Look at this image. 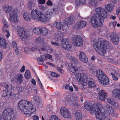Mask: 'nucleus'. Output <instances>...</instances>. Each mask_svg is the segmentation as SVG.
I'll use <instances>...</instances> for the list:
<instances>
[{
    "instance_id": "obj_31",
    "label": "nucleus",
    "mask_w": 120,
    "mask_h": 120,
    "mask_svg": "<svg viewBox=\"0 0 120 120\" xmlns=\"http://www.w3.org/2000/svg\"><path fill=\"white\" fill-rule=\"evenodd\" d=\"M106 107V110L109 115H112L113 113V109L111 106L107 105Z\"/></svg>"
},
{
    "instance_id": "obj_37",
    "label": "nucleus",
    "mask_w": 120,
    "mask_h": 120,
    "mask_svg": "<svg viewBox=\"0 0 120 120\" xmlns=\"http://www.w3.org/2000/svg\"><path fill=\"white\" fill-rule=\"evenodd\" d=\"M73 99H72V100L71 101H73L72 103L73 106L76 108H78L80 106L79 104L75 101L76 100V99L74 98L73 100Z\"/></svg>"
},
{
    "instance_id": "obj_13",
    "label": "nucleus",
    "mask_w": 120,
    "mask_h": 120,
    "mask_svg": "<svg viewBox=\"0 0 120 120\" xmlns=\"http://www.w3.org/2000/svg\"><path fill=\"white\" fill-rule=\"evenodd\" d=\"M17 13V10L15 9L10 13L9 20L10 22H17L18 16Z\"/></svg>"
},
{
    "instance_id": "obj_50",
    "label": "nucleus",
    "mask_w": 120,
    "mask_h": 120,
    "mask_svg": "<svg viewBox=\"0 0 120 120\" xmlns=\"http://www.w3.org/2000/svg\"><path fill=\"white\" fill-rule=\"evenodd\" d=\"M51 120H60L59 119L57 116L55 115H52L50 118Z\"/></svg>"
},
{
    "instance_id": "obj_47",
    "label": "nucleus",
    "mask_w": 120,
    "mask_h": 120,
    "mask_svg": "<svg viewBox=\"0 0 120 120\" xmlns=\"http://www.w3.org/2000/svg\"><path fill=\"white\" fill-rule=\"evenodd\" d=\"M107 101L108 103L111 105H112L115 101L114 100L110 98H107Z\"/></svg>"
},
{
    "instance_id": "obj_62",
    "label": "nucleus",
    "mask_w": 120,
    "mask_h": 120,
    "mask_svg": "<svg viewBox=\"0 0 120 120\" xmlns=\"http://www.w3.org/2000/svg\"><path fill=\"white\" fill-rule=\"evenodd\" d=\"M18 89L19 92H22L24 90V88L22 86L19 87Z\"/></svg>"
},
{
    "instance_id": "obj_46",
    "label": "nucleus",
    "mask_w": 120,
    "mask_h": 120,
    "mask_svg": "<svg viewBox=\"0 0 120 120\" xmlns=\"http://www.w3.org/2000/svg\"><path fill=\"white\" fill-rule=\"evenodd\" d=\"M110 61V62L111 63H112L117 65L118 64V60H116L115 59H112L110 58L109 60Z\"/></svg>"
},
{
    "instance_id": "obj_30",
    "label": "nucleus",
    "mask_w": 120,
    "mask_h": 120,
    "mask_svg": "<svg viewBox=\"0 0 120 120\" xmlns=\"http://www.w3.org/2000/svg\"><path fill=\"white\" fill-rule=\"evenodd\" d=\"M113 6L111 4H108L105 5V9L108 12H111L112 11Z\"/></svg>"
},
{
    "instance_id": "obj_32",
    "label": "nucleus",
    "mask_w": 120,
    "mask_h": 120,
    "mask_svg": "<svg viewBox=\"0 0 120 120\" xmlns=\"http://www.w3.org/2000/svg\"><path fill=\"white\" fill-rule=\"evenodd\" d=\"M23 16L25 20L29 21H30L31 18L29 13L25 12L23 15Z\"/></svg>"
},
{
    "instance_id": "obj_49",
    "label": "nucleus",
    "mask_w": 120,
    "mask_h": 120,
    "mask_svg": "<svg viewBox=\"0 0 120 120\" xmlns=\"http://www.w3.org/2000/svg\"><path fill=\"white\" fill-rule=\"evenodd\" d=\"M112 105H113V107L115 109H118L119 108V104L117 102H115V101L114 102V103Z\"/></svg>"
},
{
    "instance_id": "obj_9",
    "label": "nucleus",
    "mask_w": 120,
    "mask_h": 120,
    "mask_svg": "<svg viewBox=\"0 0 120 120\" xmlns=\"http://www.w3.org/2000/svg\"><path fill=\"white\" fill-rule=\"evenodd\" d=\"M18 32L20 39L23 40L24 39H26L29 37L30 35L29 32L27 31L24 28L19 26L18 27Z\"/></svg>"
},
{
    "instance_id": "obj_19",
    "label": "nucleus",
    "mask_w": 120,
    "mask_h": 120,
    "mask_svg": "<svg viewBox=\"0 0 120 120\" xmlns=\"http://www.w3.org/2000/svg\"><path fill=\"white\" fill-rule=\"evenodd\" d=\"M98 97L101 100L104 101L107 98V94L105 92L104 90H101L98 93Z\"/></svg>"
},
{
    "instance_id": "obj_63",
    "label": "nucleus",
    "mask_w": 120,
    "mask_h": 120,
    "mask_svg": "<svg viewBox=\"0 0 120 120\" xmlns=\"http://www.w3.org/2000/svg\"><path fill=\"white\" fill-rule=\"evenodd\" d=\"M30 48H29L27 47H26L24 48V50L25 52H27L28 51H30Z\"/></svg>"
},
{
    "instance_id": "obj_55",
    "label": "nucleus",
    "mask_w": 120,
    "mask_h": 120,
    "mask_svg": "<svg viewBox=\"0 0 120 120\" xmlns=\"http://www.w3.org/2000/svg\"><path fill=\"white\" fill-rule=\"evenodd\" d=\"M46 4L49 6H52L53 5L52 2L50 0H48L46 3Z\"/></svg>"
},
{
    "instance_id": "obj_8",
    "label": "nucleus",
    "mask_w": 120,
    "mask_h": 120,
    "mask_svg": "<svg viewBox=\"0 0 120 120\" xmlns=\"http://www.w3.org/2000/svg\"><path fill=\"white\" fill-rule=\"evenodd\" d=\"M10 78L11 81H15L18 84H20L23 81V75L22 74L12 73L10 74Z\"/></svg>"
},
{
    "instance_id": "obj_2",
    "label": "nucleus",
    "mask_w": 120,
    "mask_h": 120,
    "mask_svg": "<svg viewBox=\"0 0 120 120\" xmlns=\"http://www.w3.org/2000/svg\"><path fill=\"white\" fill-rule=\"evenodd\" d=\"M18 105L21 111L28 117L35 113L36 109L33 107L32 103L26 100H22L18 103Z\"/></svg>"
},
{
    "instance_id": "obj_59",
    "label": "nucleus",
    "mask_w": 120,
    "mask_h": 120,
    "mask_svg": "<svg viewBox=\"0 0 120 120\" xmlns=\"http://www.w3.org/2000/svg\"><path fill=\"white\" fill-rule=\"evenodd\" d=\"M38 83L39 84V85L40 86V88L41 89H43V86L42 85L39 78H38Z\"/></svg>"
},
{
    "instance_id": "obj_44",
    "label": "nucleus",
    "mask_w": 120,
    "mask_h": 120,
    "mask_svg": "<svg viewBox=\"0 0 120 120\" xmlns=\"http://www.w3.org/2000/svg\"><path fill=\"white\" fill-rule=\"evenodd\" d=\"M44 39V38H41L40 37H38L35 40V41L37 42L41 43V42H43Z\"/></svg>"
},
{
    "instance_id": "obj_61",
    "label": "nucleus",
    "mask_w": 120,
    "mask_h": 120,
    "mask_svg": "<svg viewBox=\"0 0 120 120\" xmlns=\"http://www.w3.org/2000/svg\"><path fill=\"white\" fill-rule=\"evenodd\" d=\"M33 3L32 2L30 1L28 4V6L30 8H31L32 7Z\"/></svg>"
},
{
    "instance_id": "obj_20",
    "label": "nucleus",
    "mask_w": 120,
    "mask_h": 120,
    "mask_svg": "<svg viewBox=\"0 0 120 120\" xmlns=\"http://www.w3.org/2000/svg\"><path fill=\"white\" fill-rule=\"evenodd\" d=\"M30 51H33L35 50H39L40 51H45L46 50V48L45 46H43L41 44H40V46H36L30 48Z\"/></svg>"
},
{
    "instance_id": "obj_38",
    "label": "nucleus",
    "mask_w": 120,
    "mask_h": 120,
    "mask_svg": "<svg viewBox=\"0 0 120 120\" xmlns=\"http://www.w3.org/2000/svg\"><path fill=\"white\" fill-rule=\"evenodd\" d=\"M30 73L29 70H26L24 75L25 78L27 79H28L30 78Z\"/></svg>"
},
{
    "instance_id": "obj_58",
    "label": "nucleus",
    "mask_w": 120,
    "mask_h": 120,
    "mask_svg": "<svg viewBox=\"0 0 120 120\" xmlns=\"http://www.w3.org/2000/svg\"><path fill=\"white\" fill-rule=\"evenodd\" d=\"M45 55L46 56V59L47 58L49 59H51L52 58V56L47 53H45Z\"/></svg>"
},
{
    "instance_id": "obj_23",
    "label": "nucleus",
    "mask_w": 120,
    "mask_h": 120,
    "mask_svg": "<svg viewBox=\"0 0 120 120\" xmlns=\"http://www.w3.org/2000/svg\"><path fill=\"white\" fill-rule=\"evenodd\" d=\"M73 22V19L71 16L66 18L64 21V22L65 24L67 25H70Z\"/></svg>"
},
{
    "instance_id": "obj_18",
    "label": "nucleus",
    "mask_w": 120,
    "mask_h": 120,
    "mask_svg": "<svg viewBox=\"0 0 120 120\" xmlns=\"http://www.w3.org/2000/svg\"><path fill=\"white\" fill-rule=\"evenodd\" d=\"M79 60L82 62L86 63L88 61V58L85 53L82 51H79Z\"/></svg>"
},
{
    "instance_id": "obj_48",
    "label": "nucleus",
    "mask_w": 120,
    "mask_h": 120,
    "mask_svg": "<svg viewBox=\"0 0 120 120\" xmlns=\"http://www.w3.org/2000/svg\"><path fill=\"white\" fill-rule=\"evenodd\" d=\"M110 74L111 75L112 79L115 81H117L118 80V78L113 73L111 72Z\"/></svg>"
},
{
    "instance_id": "obj_21",
    "label": "nucleus",
    "mask_w": 120,
    "mask_h": 120,
    "mask_svg": "<svg viewBox=\"0 0 120 120\" xmlns=\"http://www.w3.org/2000/svg\"><path fill=\"white\" fill-rule=\"evenodd\" d=\"M74 113L76 120H81L82 116L81 113L80 111L78 110H75L73 112Z\"/></svg>"
},
{
    "instance_id": "obj_11",
    "label": "nucleus",
    "mask_w": 120,
    "mask_h": 120,
    "mask_svg": "<svg viewBox=\"0 0 120 120\" xmlns=\"http://www.w3.org/2000/svg\"><path fill=\"white\" fill-rule=\"evenodd\" d=\"M76 77L79 82L83 86L85 85L86 83L85 81L87 77L85 71H84L82 73L78 74L76 75Z\"/></svg>"
},
{
    "instance_id": "obj_29",
    "label": "nucleus",
    "mask_w": 120,
    "mask_h": 120,
    "mask_svg": "<svg viewBox=\"0 0 120 120\" xmlns=\"http://www.w3.org/2000/svg\"><path fill=\"white\" fill-rule=\"evenodd\" d=\"M69 56L68 57H67V58L70 60L71 63L75 64H78V60L76 59L75 57L72 56H70V57Z\"/></svg>"
},
{
    "instance_id": "obj_24",
    "label": "nucleus",
    "mask_w": 120,
    "mask_h": 120,
    "mask_svg": "<svg viewBox=\"0 0 120 120\" xmlns=\"http://www.w3.org/2000/svg\"><path fill=\"white\" fill-rule=\"evenodd\" d=\"M12 90H3L4 93L3 96L4 97L9 96H11L13 93L12 91Z\"/></svg>"
},
{
    "instance_id": "obj_42",
    "label": "nucleus",
    "mask_w": 120,
    "mask_h": 120,
    "mask_svg": "<svg viewBox=\"0 0 120 120\" xmlns=\"http://www.w3.org/2000/svg\"><path fill=\"white\" fill-rule=\"evenodd\" d=\"M33 99L35 103L37 105L39 104L40 100L38 96H37L33 97Z\"/></svg>"
},
{
    "instance_id": "obj_14",
    "label": "nucleus",
    "mask_w": 120,
    "mask_h": 120,
    "mask_svg": "<svg viewBox=\"0 0 120 120\" xmlns=\"http://www.w3.org/2000/svg\"><path fill=\"white\" fill-rule=\"evenodd\" d=\"M57 11V9L56 8H53L51 9L49 11V14L48 11H47L44 14V16L46 17L47 20L45 21V22H47L50 20L49 17L50 16L55 15Z\"/></svg>"
},
{
    "instance_id": "obj_54",
    "label": "nucleus",
    "mask_w": 120,
    "mask_h": 120,
    "mask_svg": "<svg viewBox=\"0 0 120 120\" xmlns=\"http://www.w3.org/2000/svg\"><path fill=\"white\" fill-rule=\"evenodd\" d=\"M51 43L52 45L55 46H59L60 45V44L57 42H54L52 41H51Z\"/></svg>"
},
{
    "instance_id": "obj_57",
    "label": "nucleus",
    "mask_w": 120,
    "mask_h": 120,
    "mask_svg": "<svg viewBox=\"0 0 120 120\" xmlns=\"http://www.w3.org/2000/svg\"><path fill=\"white\" fill-rule=\"evenodd\" d=\"M80 0H76L75 1V4L77 7L80 5Z\"/></svg>"
},
{
    "instance_id": "obj_56",
    "label": "nucleus",
    "mask_w": 120,
    "mask_h": 120,
    "mask_svg": "<svg viewBox=\"0 0 120 120\" xmlns=\"http://www.w3.org/2000/svg\"><path fill=\"white\" fill-rule=\"evenodd\" d=\"M51 75L52 77H58L59 76V75L55 72H52L51 74Z\"/></svg>"
},
{
    "instance_id": "obj_26",
    "label": "nucleus",
    "mask_w": 120,
    "mask_h": 120,
    "mask_svg": "<svg viewBox=\"0 0 120 120\" xmlns=\"http://www.w3.org/2000/svg\"><path fill=\"white\" fill-rule=\"evenodd\" d=\"M87 84L88 87L90 88L95 87L96 85L94 80L92 78L89 79Z\"/></svg>"
},
{
    "instance_id": "obj_51",
    "label": "nucleus",
    "mask_w": 120,
    "mask_h": 120,
    "mask_svg": "<svg viewBox=\"0 0 120 120\" xmlns=\"http://www.w3.org/2000/svg\"><path fill=\"white\" fill-rule=\"evenodd\" d=\"M75 27L78 29H80L82 28V27L81 26V25L79 22H77L75 25Z\"/></svg>"
},
{
    "instance_id": "obj_6",
    "label": "nucleus",
    "mask_w": 120,
    "mask_h": 120,
    "mask_svg": "<svg viewBox=\"0 0 120 120\" xmlns=\"http://www.w3.org/2000/svg\"><path fill=\"white\" fill-rule=\"evenodd\" d=\"M33 19L36 20L45 22L47 20L46 17L44 16V14L41 12L38 11L37 9H33L30 13Z\"/></svg>"
},
{
    "instance_id": "obj_60",
    "label": "nucleus",
    "mask_w": 120,
    "mask_h": 120,
    "mask_svg": "<svg viewBox=\"0 0 120 120\" xmlns=\"http://www.w3.org/2000/svg\"><path fill=\"white\" fill-rule=\"evenodd\" d=\"M45 0H38V3L40 4H43L45 3Z\"/></svg>"
},
{
    "instance_id": "obj_5",
    "label": "nucleus",
    "mask_w": 120,
    "mask_h": 120,
    "mask_svg": "<svg viewBox=\"0 0 120 120\" xmlns=\"http://www.w3.org/2000/svg\"><path fill=\"white\" fill-rule=\"evenodd\" d=\"M96 74L99 82L102 85H106L109 82V78L105 72L101 69L97 70Z\"/></svg>"
},
{
    "instance_id": "obj_35",
    "label": "nucleus",
    "mask_w": 120,
    "mask_h": 120,
    "mask_svg": "<svg viewBox=\"0 0 120 120\" xmlns=\"http://www.w3.org/2000/svg\"><path fill=\"white\" fill-rule=\"evenodd\" d=\"M3 9L4 10L6 11V13H9L12 10V8L10 6H6L4 7Z\"/></svg>"
},
{
    "instance_id": "obj_25",
    "label": "nucleus",
    "mask_w": 120,
    "mask_h": 120,
    "mask_svg": "<svg viewBox=\"0 0 120 120\" xmlns=\"http://www.w3.org/2000/svg\"><path fill=\"white\" fill-rule=\"evenodd\" d=\"M40 29V35L42 36H46L48 32V29L46 28L41 27Z\"/></svg>"
},
{
    "instance_id": "obj_7",
    "label": "nucleus",
    "mask_w": 120,
    "mask_h": 120,
    "mask_svg": "<svg viewBox=\"0 0 120 120\" xmlns=\"http://www.w3.org/2000/svg\"><path fill=\"white\" fill-rule=\"evenodd\" d=\"M101 104L98 103H94L92 105L91 101H87L84 105L85 108L89 111L91 114L95 112L96 109L98 107H101Z\"/></svg>"
},
{
    "instance_id": "obj_15",
    "label": "nucleus",
    "mask_w": 120,
    "mask_h": 120,
    "mask_svg": "<svg viewBox=\"0 0 120 120\" xmlns=\"http://www.w3.org/2000/svg\"><path fill=\"white\" fill-rule=\"evenodd\" d=\"M110 38L111 41L115 45L117 44L119 41V36L114 33H111Z\"/></svg>"
},
{
    "instance_id": "obj_27",
    "label": "nucleus",
    "mask_w": 120,
    "mask_h": 120,
    "mask_svg": "<svg viewBox=\"0 0 120 120\" xmlns=\"http://www.w3.org/2000/svg\"><path fill=\"white\" fill-rule=\"evenodd\" d=\"M69 69L72 73H74L78 71V69L76 67L73 66V64H69L68 65Z\"/></svg>"
},
{
    "instance_id": "obj_10",
    "label": "nucleus",
    "mask_w": 120,
    "mask_h": 120,
    "mask_svg": "<svg viewBox=\"0 0 120 120\" xmlns=\"http://www.w3.org/2000/svg\"><path fill=\"white\" fill-rule=\"evenodd\" d=\"M73 45L75 47H80L83 43V40L82 38L79 35H75L71 39Z\"/></svg>"
},
{
    "instance_id": "obj_22",
    "label": "nucleus",
    "mask_w": 120,
    "mask_h": 120,
    "mask_svg": "<svg viewBox=\"0 0 120 120\" xmlns=\"http://www.w3.org/2000/svg\"><path fill=\"white\" fill-rule=\"evenodd\" d=\"M7 44L5 39L0 37V46L4 49L7 47Z\"/></svg>"
},
{
    "instance_id": "obj_4",
    "label": "nucleus",
    "mask_w": 120,
    "mask_h": 120,
    "mask_svg": "<svg viewBox=\"0 0 120 120\" xmlns=\"http://www.w3.org/2000/svg\"><path fill=\"white\" fill-rule=\"evenodd\" d=\"M13 109L9 108H5L2 116H0V120H15V115Z\"/></svg>"
},
{
    "instance_id": "obj_3",
    "label": "nucleus",
    "mask_w": 120,
    "mask_h": 120,
    "mask_svg": "<svg viewBox=\"0 0 120 120\" xmlns=\"http://www.w3.org/2000/svg\"><path fill=\"white\" fill-rule=\"evenodd\" d=\"M93 45L95 50L99 54L103 56L105 54L107 48L104 43H108L107 41L101 38L96 39L94 40Z\"/></svg>"
},
{
    "instance_id": "obj_1",
    "label": "nucleus",
    "mask_w": 120,
    "mask_h": 120,
    "mask_svg": "<svg viewBox=\"0 0 120 120\" xmlns=\"http://www.w3.org/2000/svg\"><path fill=\"white\" fill-rule=\"evenodd\" d=\"M96 13L90 18L91 25L94 28L102 26L104 22V19L107 18V12L102 7H99L95 9Z\"/></svg>"
},
{
    "instance_id": "obj_52",
    "label": "nucleus",
    "mask_w": 120,
    "mask_h": 120,
    "mask_svg": "<svg viewBox=\"0 0 120 120\" xmlns=\"http://www.w3.org/2000/svg\"><path fill=\"white\" fill-rule=\"evenodd\" d=\"M62 55V53L59 51H58L55 54V56L56 57H61Z\"/></svg>"
},
{
    "instance_id": "obj_12",
    "label": "nucleus",
    "mask_w": 120,
    "mask_h": 120,
    "mask_svg": "<svg viewBox=\"0 0 120 120\" xmlns=\"http://www.w3.org/2000/svg\"><path fill=\"white\" fill-rule=\"evenodd\" d=\"M101 107H98L94 112H95L96 116L97 119L102 120L105 119L106 117L105 113L101 112L103 106L101 104Z\"/></svg>"
},
{
    "instance_id": "obj_17",
    "label": "nucleus",
    "mask_w": 120,
    "mask_h": 120,
    "mask_svg": "<svg viewBox=\"0 0 120 120\" xmlns=\"http://www.w3.org/2000/svg\"><path fill=\"white\" fill-rule=\"evenodd\" d=\"M61 44L62 47L65 49H70L71 48V45L66 39H63L61 41Z\"/></svg>"
},
{
    "instance_id": "obj_45",
    "label": "nucleus",
    "mask_w": 120,
    "mask_h": 120,
    "mask_svg": "<svg viewBox=\"0 0 120 120\" xmlns=\"http://www.w3.org/2000/svg\"><path fill=\"white\" fill-rule=\"evenodd\" d=\"M79 22L82 27V28L84 27L87 25V22L85 21H81Z\"/></svg>"
},
{
    "instance_id": "obj_36",
    "label": "nucleus",
    "mask_w": 120,
    "mask_h": 120,
    "mask_svg": "<svg viewBox=\"0 0 120 120\" xmlns=\"http://www.w3.org/2000/svg\"><path fill=\"white\" fill-rule=\"evenodd\" d=\"M41 58H37V60L38 61L41 62L42 63H43L44 60H46V56L45 55V53L43 55H41L40 56Z\"/></svg>"
},
{
    "instance_id": "obj_34",
    "label": "nucleus",
    "mask_w": 120,
    "mask_h": 120,
    "mask_svg": "<svg viewBox=\"0 0 120 120\" xmlns=\"http://www.w3.org/2000/svg\"><path fill=\"white\" fill-rule=\"evenodd\" d=\"M13 47L14 49V50L17 54H18L19 53V49L17 47V46L16 43L15 41H13L12 42Z\"/></svg>"
},
{
    "instance_id": "obj_28",
    "label": "nucleus",
    "mask_w": 120,
    "mask_h": 120,
    "mask_svg": "<svg viewBox=\"0 0 120 120\" xmlns=\"http://www.w3.org/2000/svg\"><path fill=\"white\" fill-rule=\"evenodd\" d=\"M54 25L56 28L58 30H60L62 27L63 28L64 27L62 23L61 22H56L54 23Z\"/></svg>"
},
{
    "instance_id": "obj_64",
    "label": "nucleus",
    "mask_w": 120,
    "mask_h": 120,
    "mask_svg": "<svg viewBox=\"0 0 120 120\" xmlns=\"http://www.w3.org/2000/svg\"><path fill=\"white\" fill-rule=\"evenodd\" d=\"M32 118L33 119V120H38L39 119V117L38 116L35 115L32 116Z\"/></svg>"
},
{
    "instance_id": "obj_40",
    "label": "nucleus",
    "mask_w": 120,
    "mask_h": 120,
    "mask_svg": "<svg viewBox=\"0 0 120 120\" xmlns=\"http://www.w3.org/2000/svg\"><path fill=\"white\" fill-rule=\"evenodd\" d=\"M89 4L92 6H95L97 5L96 0H90Z\"/></svg>"
},
{
    "instance_id": "obj_43",
    "label": "nucleus",
    "mask_w": 120,
    "mask_h": 120,
    "mask_svg": "<svg viewBox=\"0 0 120 120\" xmlns=\"http://www.w3.org/2000/svg\"><path fill=\"white\" fill-rule=\"evenodd\" d=\"M0 84L2 86L4 87L5 88V90H11L8 85L6 82H3L1 83Z\"/></svg>"
},
{
    "instance_id": "obj_33",
    "label": "nucleus",
    "mask_w": 120,
    "mask_h": 120,
    "mask_svg": "<svg viewBox=\"0 0 120 120\" xmlns=\"http://www.w3.org/2000/svg\"><path fill=\"white\" fill-rule=\"evenodd\" d=\"M8 28L6 27L5 26L4 27H3L2 28V31L3 32H5V36L7 38H8L10 36L9 31L6 30V28Z\"/></svg>"
},
{
    "instance_id": "obj_53",
    "label": "nucleus",
    "mask_w": 120,
    "mask_h": 120,
    "mask_svg": "<svg viewBox=\"0 0 120 120\" xmlns=\"http://www.w3.org/2000/svg\"><path fill=\"white\" fill-rule=\"evenodd\" d=\"M3 23L5 27H8V23L4 19H3Z\"/></svg>"
},
{
    "instance_id": "obj_16",
    "label": "nucleus",
    "mask_w": 120,
    "mask_h": 120,
    "mask_svg": "<svg viewBox=\"0 0 120 120\" xmlns=\"http://www.w3.org/2000/svg\"><path fill=\"white\" fill-rule=\"evenodd\" d=\"M60 112L61 115L65 118H68L70 117L68 110L65 107H61L60 109Z\"/></svg>"
},
{
    "instance_id": "obj_39",
    "label": "nucleus",
    "mask_w": 120,
    "mask_h": 120,
    "mask_svg": "<svg viewBox=\"0 0 120 120\" xmlns=\"http://www.w3.org/2000/svg\"><path fill=\"white\" fill-rule=\"evenodd\" d=\"M41 27L34 28L33 30V32L35 34H40Z\"/></svg>"
},
{
    "instance_id": "obj_41",
    "label": "nucleus",
    "mask_w": 120,
    "mask_h": 120,
    "mask_svg": "<svg viewBox=\"0 0 120 120\" xmlns=\"http://www.w3.org/2000/svg\"><path fill=\"white\" fill-rule=\"evenodd\" d=\"M107 28L106 26H104L101 27V28H100L99 29H98L97 31L98 33H100L101 32L104 31L106 32L107 30Z\"/></svg>"
}]
</instances>
